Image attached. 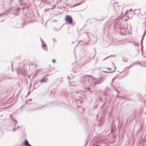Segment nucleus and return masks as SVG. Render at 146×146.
<instances>
[{
    "mask_svg": "<svg viewBox=\"0 0 146 146\" xmlns=\"http://www.w3.org/2000/svg\"><path fill=\"white\" fill-rule=\"evenodd\" d=\"M31 84H30V87L31 86Z\"/></svg>",
    "mask_w": 146,
    "mask_h": 146,
    "instance_id": "nucleus-41",
    "label": "nucleus"
},
{
    "mask_svg": "<svg viewBox=\"0 0 146 146\" xmlns=\"http://www.w3.org/2000/svg\"><path fill=\"white\" fill-rule=\"evenodd\" d=\"M40 81L39 80H35L34 82V88H37L39 86L40 84Z\"/></svg>",
    "mask_w": 146,
    "mask_h": 146,
    "instance_id": "nucleus-7",
    "label": "nucleus"
},
{
    "mask_svg": "<svg viewBox=\"0 0 146 146\" xmlns=\"http://www.w3.org/2000/svg\"><path fill=\"white\" fill-rule=\"evenodd\" d=\"M96 60H97V61H98L97 59H96Z\"/></svg>",
    "mask_w": 146,
    "mask_h": 146,
    "instance_id": "nucleus-52",
    "label": "nucleus"
},
{
    "mask_svg": "<svg viewBox=\"0 0 146 146\" xmlns=\"http://www.w3.org/2000/svg\"><path fill=\"white\" fill-rule=\"evenodd\" d=\"M135 64H139L140 65H141V64L139 62H135L133 64V65H134Z\"/></svg>",
    "mask_w": 146,
    "mask_h": 146,
    "instance_id": "nucleus-20",
    "label": "nucleus"
},
{
    "mask_svg": "<svg viewBox=\"0 0 146 146\" xmlns=\"http://www.w3.org/2000/svg\"><path fill=\"white\" fill-rule=\"evenodd\" d=\"M31 92H28V93H27V96H28L29 94L31 93Z\"/></svg>",
    "mask_w": 146,
    "mask_h": 146,
    "instance_id": "nucleus-26",
    "label": "nucleus"
},
{
    "mask_svg": "<svg viewBox=\"0 0 146 146\" xmlns=\"http://www.w3.org/2000/svg\"><path fill=\"white\" fill-rule=\"evenodd\" d=\"M19 127H19V126H17V127L16 128V129H19Z\"/></svg>",
    "mask_w": 146,
    "mask_h": 146,
    "instance_id": "nucleus-30",
    "label": "nucleus"
},
{
    "mask_svg": "<svg viewBox=\"0 0 146 146\" xmlns=\"http://www.w3.org/2000/svg\"><path fill=\"white\" fill-rule=\"evenodd\" d=\"M98 79H99V80H98V82H95V84H98L100 83L102 81L104 80L105 78L103 79L102 80H100V79H102V78H97Z\"/></svg>",
    "mask_w": 146,
    "mask_h": 146,
    "instance_id": "nucleus-13",
    "label": "nucleus"
},
{
    "mask_svg": "<svg viewBox=\"0 0 146 146\" xmlns=\"http://www.w3.org/2000/svg\"><path fill=\"white\" fill-rule=\"evenodd\" d=\"M17 27V28H20V27Z\"/></svg>",
    "mask_w": 146,
    "mask_h": 146,
    "instance_id": "nucleus-45",
    "label": "nucleus"
},
{
    "mask_svg": "<svg viewBox=\"0 0 146 146\" xmlns=\"http://www.w3.org/2000/svg\"><path fill=\"white\" fill-rule=\"evenodd\" d=\"M115 100H114V101H115Z\"/></svg>",
    "mask_w": 146,
    "mask_h": 146,
    "instance_id": "nucleus-50",
    "label": "nucleus"
},
{
    "mask_svg": "<svg viewBox=\"0 0 146 146\" xmlns=\"http://www.w3.org/2000/svg\"><path fill=\"white\" fill-rule=\"evenodd\" d=\"M136 45L137 46H139V44L137 43H136Z\"/></svg>",
    "mask_w": 146,
    "mask_h": 146,
    "instance_id": "nucleus-34",
    "label": "nucleus"
},
{
    "mask_svg": "<svg viewBox=\"0 0 146 146\" xmlns=\"http://www.w3.org/2000/svg\"><path fill=\"white\" fill-rule=\"evenodd\" d=\"M46 44L45 43H43L42 45V46L43 47H46Z\"/></svg>",
    "mask_w": 146,
    "mask_h": 146,
    "instance_id": "nucleus-19",
    "label": "nucleus"
},
{
    "mask_svg": "<svg viewBox=\"0 0 146 146\" xmlns=\"http://www.w3.org/2000/svg\"><path fill=\"white\" fill-rule=\"evenodd\" d=\"M2 14H0V15H2Z\"/></svg>",
    "mask_w": 146,
    "mask_h": 146,
    "instance_id": "nucleus-43",
    "label": "nucleus"
},
{
    "mask_svg": "<svg viewBox=\"0 0 146 146\" xmlns=\"http://www.w3.org/2000/svg\"><path fill=\"white\" fill-rule=\"evenodd\" d=\"M70 84L71 86H74L75 85V84L74 83V82H70Z\"/></svg>",
    "mask_w": 146,
    "mask_h": 146,
    "instance_id": "nucleus-17",
    "label": "nucleus"
},
{
    "mask_svg": "<svg viewBox=\"0 0 146 146\" xmlns=\"http://www.w3.org/2000/svg\"><path fill=\"white\" fill-rule=\"evenodd\" d=\"M145 24H146V21L145 22Z\"/></svg>",
    "mask_w": 146,
    "mask_h": 146,
    "instance_id": "nucleus-49",
    "label": "nucleus"
},
{
    "mask_svg": "<svg viewBox=\"0 0 146 146\" xmlns=\"http://www.w3.org/2000/svg\"><path fill=\"white\" fill-rule=\"evenodd\" d=\"M12 115H10V117L11 118V119H12V117H13L12 116Z\"/></svg>",
    "mask_w": 146,
    "mask_h": 146,
    "instance_id": "nucleus-29",
    "label": "nucleus"
},
{
    "mask_svg": "<svg viewBox=\"0 0 146 146\" xmlns=\"http://www.w3.org/2000/svg\"><path fill=\"white\" fill-rule=\"evenodd\" d=\"M112 56V55H111V56ZM109 57H110V56H108V57H106V58H105V59H104L103 60H104L105 59H106L107 58H108Z\"/></svg>",
    "mask_w": 146,
    "mask_h": 146,
    "instance_id": "nucleus-24",
    "label": "nucleus"
},
{
    "mask_svg": "<svg viewBox=\"0 0 146 146\" xmlns=\"http://www.w3.org/2000/svg\"><path fill=\"white\" fill-rule=\"evenodd\" d=\"M33 14H25L23 16V19L25 20V22L28 23L31 22L32 20V17Z\"/></svg>",
    "mask_w": 146,
    "mask_h": 146,
    "instance_id": "nucleus-4",
    "label": "nucleus"
},
{
    "mask_svg": "<svg viewBox=\"0 0 146 146\" xmlns=\"http://www.w3.org/2000/svg\"><path fill=\"white\" fill-rule=\"evenodd\" d=\"M115 70H116V67H115V69H114V70H113V71H111V72H107V71H103V72H105V73H113V72H114L115 71Z\"/></svg>",
    "mask_w": 146,
    "mask_h": 146,
    "instance_id": "nucleus-16",
    "label": "nucleus"
},
{
    "mask_svg": "<svg viewBox=\"0 0 146 146\" xmlns=\"http://www.w3.org/2000/svg\"><path fill=\"white\" fill-rule=\"evenodd\" d=\"M23 145L25 146H31L29 143V141L26 139H25L23 142Z\"/></svg>",
    "mask_w": 146,
    "mask_h": 146,
    "instance_id": "nucleus-9",
    "label": "nucleus"
},
{
    "mask_svg": "<svg viewBox=\"0 0 146 146\" xmlns=\"http://www.w3.org/2000/svg\"><path fill=\"white\" fill-rule=\"evenodd\" d=\"M107 68L108 69V70H111V68Z\"/></svg>",
    "mask_w": 146,
    "mask_h": 146,
    "instance_id": "nucleus-28",
    "label": "nucleus"
},
{
    "mask_svg": "<svg viewBox=\"0 0 146 146\" xmlns=\"http://www.w3.org/2000/svg\"><path fill=\"white\" fill-rule=\"evenodd\" d=\"M70 76H72V74H70V75H69L68 76V79H70V78H72V77H71Z\"/></svg>",
    "mask_w": 146,
    "mask_h": 146,
    "instance_id": "nucleus-21",
    "label": "nucleus"
},
{
    "mask_svg": "<svg viewBox=\"0 0 146 146\" xmlns=\"http://www.w3.org/2000/svg\"><path fill=\"white\" fill-rule=\"evenodd\" d=\"M95 79L91 75H86L82 77L81 81L84 85L88 86V90L90 92H93L94 90L93 89L89 87V85H91L92 82L94 81Z\"/></svg>",
    "mask_w": 146,
    "mask_h": 146,
    "instance_id": "nucleus-1",
    "label": "nucleus"
},
{
    "mask_svg": "<svg viewBox=\"0 0 146 146\" xmlns=\"http://www.w3.org/2000/svg\"><path fill=\"white\" fill-rule=\"evenodd\" d=\"M41 108V107H40V108H39H39H37L35 109H38V108Z\"/></svg>",
    "mask_w": 146,
    "mask_h": 146,
    "instance_id": "nucleus-36",
    "label": "nucleus"
},
{
    "mask_svg": "<svg viewBox=\"0 0 146 146\" xmlns=\"http://www.w3.org/2000/svg\"><path fill=\"white\" fill-rule=\"evenodd\" d=\"M32 100V99H30L29 100H27L26 102V103L27 104H30L28 103V101H29L31 102V101Z\"/></svg>",
    "mask_w": 146,
    "mask_h": 146,
    "instance_id": "nucleus-18",
    "label": "nucleus"
},
{
    "mask_svg": "<svg viewBox=\"0 0 146 146\" xmlns=\"http://www.w3.org/2000/svg\"><path fill=\"white\" fill-rule=\"evenodd\" d=\"M130 10L129 11H131L132 10H131V9H130L129 10Z\"/></svg>",
    "mask_w": 146,
    "mask_h": 146,
    "instance_id": "nucleus-40",
    "label": "nucleus"
},
{
    "mask_svg": "<svg viewBox=\"0 0 146 146\" xmlns=\"http://www.w3.org/2000/svg\"><path fill=\"white\" fill-rule=\"evenodd\" d=\"M133 65V64H131L130 66L129 67H127V68H131V66Z\"/></svg>",
    "mask_w": 146,
    "mask_h": 146,
    "instance_id": "nucleus-22",
    "label": "nucleus"
},
{
    "mask_svg": "<svg viewBox=\"0 0 146 146\" xmlns=\"http://www.w3.org/2000/svg\"><path fill=\"white\" fill-rule=\"evenodd\" d=\"M19 10H7L6 11H4L3 13H2L3 14L0 15V16L7 15L10 12L11 14L15 16L17 15L19 13Z\"/></svg>",
    "mask_w": 146,
    "mask_h": 146,
    "instance_id": "nucleus-3",
    "label": "nucleus"
},
{
    "mask_svg": "<svg viewBox=\"0 0 146 146\" xmlns=\"http://www.w3.org/2000/svg\"><path fill=\"white\" fill-rule=\"evenodd\" d=\"M80 68H78V72L80 71Z\"/></svg>",
    "mask_w": 146,
    "mask_h": 146,
    "instance_id": "nucleus-35",
    "label": "nucleus"
},
{
    "mask_svg": "<svg viewBox=\"0 0 146 146\" xmlns=\"http://www.w3.org/2000/svg\"><path fill=\"white\" fill-rule=\"evenodd\" d=\"M14 129H13V131H15V126L14 125Z\"/></svg>",
    "mask_w": 146,
    "mask_h": 146,
    "instance_id": "nucleus-25",
    "label": "nucleus"
},
{
    "mask_svg": "<svg viewBox=\"0 0 146 146\" xmlns=\"http://www.w3.org/2000/svg\"><path fill=\"white\" fill-rule=\"evenodd\" d=\"M74 43V42H72V44L73 43Z\"/></svg>",
    "mask_w": 146,
    "mask_h": 146,
    "instance_id": "nucleus-42",
    "label": "nucleus"
},
{
    "mask_svg": "<svg viewBox=\"0 0 146 146\" xmlns=\"http://www.w3.org/2000/svg\"><path fill=\"white\" fill-rule=\"evenodd\" d=\"M52 62H53L55 63L56 62V60L54 59H53L52 60Z\"/></svg>",
    "mask_w": 146,
    "mask_h": 146,
    "instance_id": "nucleus-23",
    "label": "nucleus"
},
{
    "mask_svg": "<svg viewBox=\"0 0 146 146\" xmlns=\"http://www.w3.org/2000/svg\"><path fill=\"white\" fill-rule=\"evenodd\" d=\"M96 146H99L98 145H97Z\"/></svg>",
    "mask_w": 146,
    "mask_h": 146,
    "instance_id": "nucleus-39",
    "label": "nucleus"
},
{
    "mask_svg": "<svg viewBox=\"0 0 146 146\" xmlns=\"http://www.w3.org/2000/svg\"><path fill=\"white\" fill-rule=\"evenodd\" d=\"M83 35L84 36L85 38H88L89 39H90L91 36V38L89 40H90L92 43L96 42L97 40V38L96 36L93 35L91 33H84L83 34Z\"/></svg>",
    "mask_w": 146,
    "mask_h": 146,
    "instance_id": "nucleus-2",
    "label": "nucleus"
},
{
    "mask_svg": "<svg viewBox=\"0 0 146 146\" xmlns=\"http://www.w3.org/2000/svg\"><path fill=\"white\" fill-rule=\"evenodd\" d=\"M23 106H21V109H22V108H23Z\"/></svg>",
    "mask_w": 146,
    "mask_h": 146,
    "instance_id": "nucleus-32",
    "label": "nucleus"
},
{
    "mask_svg": "<svg viewBox=\"0 0 146 146\" xmlns=\"http://www.w3.org/2000/svg\"><path fill=\"white\" fill-rule=\"evenodd\" d=\"M113 79H112V81H113Z\"/></svg>",
    "mask_w": 146,
    "mask_h": 146,
    "instance_id": "nucleus-48",
    "label": "nucleus"
},
{
    "mask_svg": "<svg viewBox=\"0 0 146 146\" xmlns=\"http://www.w3.org/2000/svg\"><path fill=\"white\" fill-rule=\"evenodd\" d=\"M48 80V78L46 77H45L41 79L40 81V83H44L46 82Z\"/></svg>",
    "mask_w": 146,
    "mask_h": 146,
    "instance_id": "nucleus-10",
    "label": "nucleus"
},
{
    "mask_svg": "<svg viewBox=\"0 0 146 146\" xmlns=\"http://www.w3.org/2000/svg\"><path fill=\"white\" fill-rule=\"evenodd\" d=\"M143 38H144V37H143L141 40V51H142V50L143 40Z\"/></svg>",
    "mask_w": 146,
    "mask_h": 146,
    "instance_id": "nucleus-15",
    "label": "nucleus"
},
{
    "mask_svg": "<svg viewBox=\"0 0 146 146\" xmlns=\"http://www.w3.org/2000/svg\"><path fill=\"white\" fill-rule=\"evenodd\" d=\"M3 20H2L1 21V22H3Z\"/></svg>",
    "mask_w": 146,
    "mask_h": 146,
    "instance_id": "nucleus-38",
    "label": "nucleus"
},
{
    "mask_svg": "<svg viewBox=\"0 0 146 146\" xmlns=\"http://www.w3.org/2000/svg\"><path fill=\"white\" fill-rule=\"evenodd\" d=\"M65 21L69 24H75L73 21V19L71 16L69 15H66V16Z\"/></svg>",
    "mask_w": 146,
    "mask_h": 146,
    "instance_id": "nucleus-6",
    "label": "nucleus"
},
{
    "mask_svg": "<svg viewBox=\"0 0 146 146\" xmlns=\"http://www.w3.org/2000/svg\"><path fill=\"white\" fill-rule=\"evenodd\" d=\"M114 90L117 92V95H116V97L117 98H123L124 97H121V96H119L118 95V94H119V91L117 89H115L114 88Z\"/></svg>",
    "mask_w": 146,
    "mask_h": 146,
    "instance_id": "nucleus-11",
    "label": "nucleus"
},
{
    "mask_svg": "<svg viewBox=\"0 0 146 146\" xmlns=\"http://www.w3.org/2000/svg\"><path fill=\"white\" fill-rule=\"evenodd\" d=\"M108 97H106L105 98H106L109 103H110L114 97V95L113 94H109L108 95Z\"/></svg>",
    "mask_w": 146,
    "mask_h": 146,
    "instance_id": "nucleus-8",
    "label": "nucleus"
},
{
    "mask_svg": "<svg viewBox=\"0 0 146 146\" xmlns=\"http://www.w3.org/2000/svg\"><path fill=\"white\" fill-rule=\"evenodd\" d=\"M24 27V25H23V27Z\"/></svg>",
    "mask_w": 146,
    "mask_h": 146,
    "instance_id": "nucleus-51",
    "label": "nucleus"
},
{
    "mask_svg": "<svg viewBox=\"0 0 146 146\" xmlns=\"http://www.w3.org/2000/svg\"><path fill=\"white\" fill-rule=\"evenodd\" d=\"M123 61L124 62H126L127 61V60H125V59H124L123 60Z\"/></svg>",
    "mask_w": 146,
    "mask_h": 146,
    "instance_id": "nucleus-27",
    "label": "nucleus"
},
{
    "mask_svg": "<svg viewBox=\"0 0 146 146\" xmlns=\"http://www.w3.org/2000/svg\"><path fill=\"white\" fill-rule=\"evenodd\" d=\"M106 24L107 25H108V28L109 30L111 29L115 31L116 30L117 28L118 27L117 23L116 22H114L113 25L111 28V26L112 25V24L111 23H107Z\"/></svg>",
    "mask_w": 146,
    "mask_h": 146,
    "instance_id": "nucleus-5",
    "label": "nucleus"
},
{
    "mask_svg": "<svg viewBox=\"0 0 146 146\" xmlns=\"http://www.w3.org/2000/svg\"><path fill=\"white\" fill-rule=\"evenodd\" d=\"M95 56V55H94V57Z\"/></svg>",
    "mask_w": 146,
    "mask_h": 146,
    "instance_id": "nucleus-44",
    "label": "nucleus"
},
{
    "mask_svg": "<svg viewBox=\"0 0 146 146\" xmlns=\"http://www.w3.org/2000/svg\"><path fill=\"white\" fill-rule=\"evenodd\" d=\"M54 30H55L56 31H58L59 30H59H57L56 29H54Z\"/></svg>",
    "mask_w": 146,
    "mask_h": 146,
    "instance_id": "nucleus-33",
    "label": "nucleus"
},
{
    "mask_svg": "<svg viewBox=\"0 0 146 146\" xmlns=\"http://www.w3.org/2000/svg\"><path fill=\"white\" fill-rule=\"evenodd\" d=\"M47 10L45 9V11H46Z\"/></svg>",
    "mask_w": 146,
    "mask_h": 146,
    "instance_id": "nucleus-46",
    "label": "nucleus"
},
{
    "mask_svg": "<svg viewBox=\"0 0 146 146\" xmlns=\"http://www.w3.org/2000/svg\"><path fill=\"white\" fill-rule=\"evenodd\" d=\"M108 88H107L106 89V90H105V91H104L103 93V94H104V95H105V96L106 97H107V96H108V94H107V92H106V90Z\"/></svg>",
    "mask_w": 146,
    "mask_h": 146,
    "instance_id": "nucleus-14",
    "label": "nucleus"
},
{
    "mask_svg": "<svg viewBox=\"0 0 146 146\" xmlns=\"http://www.w3.org/2000/svg\"><path fill=\"white\" fill-rule=\"evenodd\" d=\"M95 52H96V50H95Z\"/></svg>",
    "mask_w": 146,
    "mask_h": 146,
    "instance_id": "nucleus-47",
    "label": "nucleus"
},
{
    "mask_svg": "<svg viewBox=\"0 0 146 146\" xmlns=\"http://www.w3.org/2000/svg\"><path fill=\"white\" fill-rule=\"evenodd\" d=\"M87 144V143H86L85 145L84 146H86Z\"/></svg>",
    "mask_w": 146,
    "mask_h": 146,
    "instance_id": "nucleus-37",
    "label": "nucleus"
},
{
    "mask_svg": "<svg viewBox=\"0 0 146 146\" xmlns=\"http://www.w3.org/2000/svg\"><path fill=\"white\" fill-rule=\"evenodd\" d=\"M12 119L13 121H14L13 122V123L15 125V126L16 124L17 123V121L16 120V119H15V118L14 117H12Z\"/></svg>",
    "mask_w": 146,
    "mask_h": 146,
    "instance_id": "nucleus-12",
    "label": "nucleus"
},
{
    "mask_svg": "<svg viewBox=\"0 0 146 146\" xmlns=\"http://www.w3.org/2000/svg\"><path fill=\"white\" fill-rule=\"evenodd\" d=\"M137 110L135 109L134 110V112H137Z\"/></svg>",
    "mask_w": 146,
    "mask_h": 146,
    "instance_id": "nucleus-31",
    "label": "nucleus"
}]
</instances>
